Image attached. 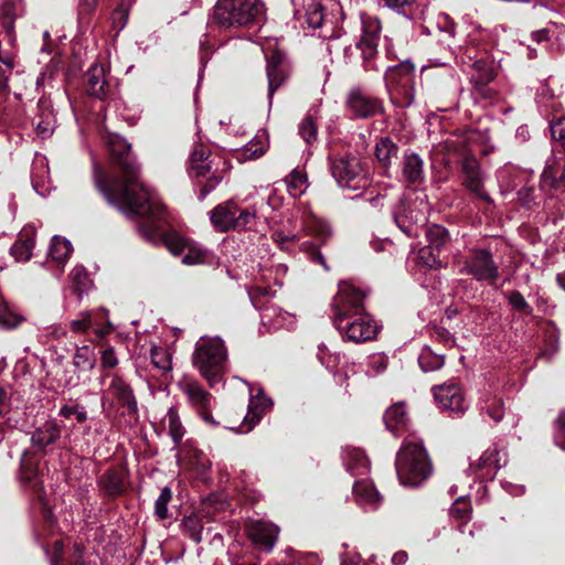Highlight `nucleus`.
<instances>
[{
  "label": "nucleus",
  "mask_w": 565,
  "mask_h": 565,
  "mask_svg": "<svg viewBox=\"0 0 565 565\" xmlns=\"http://www.w3.org/2000/svg\"><path fill=\"white\" fill-rule=\"evenodd\" d=\"M508 302L512 306L513 309L520 312H524L526 315L531 313V307L523 297V295L518 290L508 291L504 294Z\"/></svg>",
  "instance_id": "nucleus-53"
},
{
  "label": "nucleus",
  "mask_w": 565,
  "mask_h": 565,
  "mask_svg": "<svg viewBox=\"0 0 565 565\" xmlns=\"http://www.w3.org/2000/svg\"><path fill=\"white\" fill-rule=\"evenodd\" d=\"M20 475L21 480L32 489L38 490L41 488V482L38 480L39 473L35 463L25 457L21 460Z\"/></svg>",
  "instance_id": "nucleus-45"
},
{
  "label": "nucleus",
  "mask_w": 565,
  "mask_h": 565,
  "mask_svg": "<svg viewBox=\"0 0 565 565\" xmlns=\"http://www.w3.org/2000/svg\"><path fill=\"white\" fill-rule=\"evenodd\" d=\"M86 90L90 96L104 99L107 96L109 85L105 77V70L99 64H94L87 71Z\"/></svg>",
  "instance_id": "nucleus-28"
},
{
  "label": "nucleus",
  "mask_w": 565,
  "mask_h": 565,
  "mask_svg": "<svg viewBox=\"0 0 565 565\" xmlns=\"http://www.w3.org/2000/svg\"><path fill=\"white\" fill-rule=\"evenodd\" d=\"M462 184L477 198L489 202L490 195L484 190L483 173L478 160L472 156H466L461 160Z\"/></svg>",
  "instance_id": "nucleus-18"
},
{
  "label": "nucleus",
  "mask_w": 565,
  "mask_h": 565,
  "mask_svg": "<svg viewBox=\"0 0 565 565\" xmlns=\"http://www.w3.org/2000/svg\"><path fill=\"white\" fill-rule=\"evenodd\" d=\"M353 494L359 504L375 509L380 502V494L373 483L365 478L356 480L353 484Z\"/></svg>",
  "instance_id": "nucleus-30"
},
{
  "label": "nucleus",
  "mask_w": 565,
  "mask_h": 565,
  "mask_svg": "<svg viewBox=\"0 0 565 565\" xmlns=\"http://www.w3.org/2000/svg\"><path fill=\"white\" fill-rule=\"evenodd\" d=\"M181 390L205 423L212 426L220 425L210 414L212 396L209 392L198 382L190 380L181 384Z\"/></svg>",
  "instance_id": "nucleus-19"
},
{
  "label": "nucleus",
  "mask_w": 565,
  "mask_h": 565,
  "mask_svg": "<svg viewBox=\"0 0 565 565\" xmlns=\"http://www.w3.org/2000/svg\"><path fill=\"white\" fill-rule=\"evenodd\" d=\"M393 217L397 227L407 236L416 235V224L419 221H424V216L419 215V213L407 215L394 212Z\"/></svg>",
  "instance_id": "nucleus-42"
},
{
  "label": "nucleus",
  "mask_w": 565,
  "mask_h": 565,
  "mask_svg": "<svg viewBox=\"0 0 565 565\" xmlns=\"http://www.w3.org/2000/svg\"><path fill=\"white\" fill-rule=\"evenodd\" d=\"M267 294V288L259 286L249 290V298L254 307L260 311L263 324L267 326L268 330L292 328L295 326V318L266 298Z\"/></svg>",
  "instance_id": "nucleus-13"
},
{
  "label": "nucleus",
  "mask_w": 565,
  "mask_h": 565,
  "mask_svg": "<svg viewBox=\"0 0 565 565\" xmlns=\"http://www.w3.org/2000/svg\"><path fill=\"white\" fill-rule=\"evenodd\" d=\"M367 291L358 287L351 280L339 282L338 292L332 299L333 318L358 315L364 311V298Z\"/></svg>",
  "instance_id": "nucleus-14"
},
{
  "label": "nucleus",
  "mask_w": 565,
  "mask_h": 565,
  "mask_svg": "<svg viewBox=\"0 0 565 565\" xmlns=\"http://www.w3.org/2000/svg\"><path fill=\"white\" fill-rule=\"evenodd\" d=\"M384 2L387 8L395 12L406 14L412 10L415 0H384Z\"/></svg>",
  "instance_id": "nucleus-60"
},
{
  "label": "nucleus",
  "mask_w": 565,
  "mask_h": 565,
  "mask_svg": "<svg viewBox=\"0 0 565 565\" xmlns=\"http://www.w3.org/2000/svg\"><path fill=\"white\" fill-rule=\"evenodd\" d=\"M71 563H72V565H96L95 563L90 562L89 559H86L83 548L77 544L74 546Z\"/></svg>",
  "instance_id": "nucleus-63"
},
{
  "label": "nucleus",
  "mask_w": 565,
  "mask_h": 565,
  "mask_svg": "<svg viewBox=\"0 0 565 565\" xmlns=\"http://www.w3.org/2000/svg\"><path fill=\"white\" fill-rule=\"evenodd\" d=\"M267 147V141L264 136H256L249 143H247L241 152L244 160L257 159L264 154Z\"/></svg>",
  "instance_id": "nucleus-50"
},
{
  "label": "nucleus",
  "mask_w": 565,
  "mask_h": 565,
  "mask_svg": "<svg viewBox=\"0 0 565 565\" xmlns=\"http://www.w3.org/2000/svg\"><path fill=\"white\" fill-rule=\"evenodd\" d=\"M247 534L258 548L270 552L277 541L279 529L270 522L254 521L248 524Z\"/></svg>",
  "instance_id": "nucleus-22"
},
{
  "label": "nucleus",
  "mask_w": 565,
  "mask_h": 565,
  "mask_svg": "<svg viewBox=\"0 0 565 565\" xmlns=\"http://www.w3.org/2000/svg\"><path fill=\"white\" fill-rule=\"evenodd\" d=\"M518 199L523 206H525L526 209H531L533 205L536 204L534 188L529 185L521 188L518 191Z\"/></svg>",
  "instance_id": "nucleus-59"
},
{
  "label": "nucleus",
  "mask_w": 565,
  "mask_h": 565,
  "mask_svg": "<svg viewBox=\"0 0 565 565\" xmlns=\"http://www.w3.org/2000/svg\"><path fill=\"white\" fill-rule=\"evenodd\" d=\"M397 153L398 146L390 137H383L376 142L374 154L380 166L385 169V174H387L392 160L397 157Z\"/></svg>",
  "instance_id": "nucleus-36"
},
{
  "label": "nucleus",
  "mask_w": 565,
  "mask_h": 565,
  "mask_svg": "<svg viewBox=\"0 0 565 565\" xmlns=\"http://www.w3.org/2000/svg\"><path fill=\"white\" fill-rule=\"evenodd\" d=\"M158 203L162 206L161 211H157V213H145V214H125L128 217L132 216H143L147 217L145 222H142L138 226L139 233L149 242L157 243L158 241H162L167 248L173 255H181L185 252V247L190 241L185 239L183 236L178 234L177 232H168L166 234H161L160 232V222L166 221V207L157 196Z\"/></svg>",
  "instance_id": "nucleus-8"
},
{
  "label": "nucleus",
  "mask_w": 565,
  "mask_h": 565,
  "mask_svg": "<svg viewBox=\"0 0 565 565\" xmlns=\"http://www.w3.org/2000/svg\"><path fill=\"white\" fill-rule=\"evenodd\" d=\"M415 65L411 60H402L399 64L387 67L385 72V82L387 85H402L407 86L413 78Z\"/></svg>",
  "instance_id": "nucleus-29"
},
{
  "label": "nucleus",
  "mask_w": 565,
  "mask_h": 565,
  "mask_svg": "<svg viewBox=\"0 0 565 565\" xmlns=\"http://www.w3.org/2000/svg\"><path fill=\"white\" fill-rule=\"evenodd\" d=\"M458 265L460 274L472 276L477 281L494 285L500 277L499 266L486 248L470 249Z\"/></svg>",
  "instance_id": "nucleus-11"
},
{
  "label": "nucleus",
  "mask_w": 565,
  "mask_h": 565,
  "mask_svg": "<svg viewBox=\"0 0 565 565\" xmlns=\"http://www.w3.org/2000/svg\"><path fill=\"white\" fill-rule=\"evenodd\" d=\"M402 181L406 186L418 185L425 180L424 160L413 150H406L402 158Z\"/></svg>",
  "instance_id": "nucleus-23"
},
{
  "label": "nucleus",
  "mask_w": 565,
  "mask_h": 565,
  "mask_svg": "<svg viewBox=\"0 0 565 565\" xmlns=\"http://www.w3.org/2000/svg\"><path fill=\"white\" fill-rule=\"evenodd\" d=\"M468 61L472 62V74L471 79L477 86H486L493 79L492 63L487 58H475L469 54V50H466Z\"/></svg>",
  "instance_id": "nucleus-32"
},
{
  "label": "nucleus",
  "mask_w": 565,
  "mask_h": 565,
  "mask_svg": "<svg viewBox=\"0 0 565 565\" xmlns=\"http://www.w3.org/2000/svg\"><path fill=\"white\" fill-rule=\"evenodd\" d=\"M159 429L160 431H158V435H160L161 433H167L168 436L172 439L173 448L180 447L186 434V429L182 424V420L175 407L169 408V411L160 422Z\"/></svg>",
  "instance_id": "nucleus-25"
},
{
  "label": "nucleus",
  "mask_w": 565,
  "mask_h": 565,
  "mask_svg": "<svg viewBox=\"0 0 565 565\" xmlns=\"http://www.w3.org/2000/svg\"><path fill=\"white\" fill-rule=\"evenodd\" d=\"M94 326L92 313L89 311H83L78 315L77 319L71 321V330L76 333L86 332Z\"/></svg>",
  "instance_id": "nucleus-54"
},
{
  "label": "nucleus",
  "mask_w": 565,
  "mask_h": 565,
  "mask_svg": "<svg viewBox=\"0 0 565 565\" xmlns=\"http://www.w3.org/2000/svg\"><path fill=\"white\" fill-rule=\"evenodd\" d=\"M362 36L354 45L345 46L343 50L344 60L351 63L355 55L362 60V67L365 72H379L380 66L377 60V43L382 30L381 22L377 18L367 14H361Z\"/></svg>",
  "instance_id": "nucleus-6"
},
{
  "label": "nucleus",
  "mask_w": 565,
  "mask_h": 565,
  "mask_svg": "<svg viewBox=\"0 0 565 565\" xmlns=\"http://www.w3.org/2000/svg\"><path fill=\"white\" fill-rule=\"evenodd\" d=\"M347 470L352 476L365 477L370 470V462L365 454L360 449H353L348 452L345 459Z\"/></svg>",
  "instance_id": "nucleus-37"
},
{
  "label": "nucleus",
  "mask_w": 565,
  "mask_h": 565,
  "mask_svg": "<svg viewBox=\"0 0 565 565\" xmlns=\"http://www.w3.org/2000/svg\"><path fill=\"white\" fill-rule=\"evenodd\" d=\"M210 157L202 147H196L189 159V175L202 183L200 200H204L221 183L227 170L225 161Z\"/></svg>",
  "instance_id": "nucleus-7"
},
{
  "label": "nucleus",
  "mask_w": 565,
  "mask_h": 565,
  "mask_svg": "<svg viewBox=\"0 0 565 565\" xmlns=\"http://www.w3.org/2000/svg\"><path fill=\"white\" fill-rule=\"evenodd\" d=\"M471 507L463 497L458 498L450 508V514L458 520H467L470 515Z\"/></svg>",
  "instance_id": "nucleus-56"
},
{
  "label": "nucleus",
  "mask_w": 565,
  "mask_h": 565,
  "mask_svg": "<svg viewBox=\"0 0 565 565\" xmlns=\"http://www.w3.org/2000/svg\"><path fill=\"white\" fill-rule=\"evenodd\" d=\"M299 135L308 143L311 145L317 140L318 126L316 111L307 114V116L299 124Z\"/></svg>",
  "instance_id": "nucleus-43"
},
{
  "label": "nucleus",
  "mask_w": 565,
  "mask_h": 565,
  "mask_svg": "<svg viewBox=\"0 0 565 565\" xmlns=\"http://www.w3.org/2000/svg\"><path fill=\"white\" fill-rule=\"evenodd\" d=\"M150 358L153 366L162 372H169L172 369L170 352L161 347H152Z\"/></svg>",
  "instance_id": "nucleus-47"
},
{
  "label": "nucleus",
  "mask_w": 565,
  "mask_h": 565,
  "mask_svg": "<svg viewBox=\"0 0 565 565\" xmlns=\"http://www.w3.org/2000/svg\"><path fill=\"white\" fill-rule=\"evenodd\" d=\"M263 17L260 0H218L214 7L213 22L227 29L259 22Z\"/></svg>",
  "instance_id": "nucleus-5"
},
{
  "label": "nucleus",
  "mask_w": 565,
  "mask_h": 565,
  "mask_svg": "<svg viewBox=\"0 0 565 565\" xmlns=\"http://www.w3.org/2000/svg\"><path fill=\"white\" fill-rule=\"evenodd\" d=\"M72 253V244L70 241L62 238L60 236H54L52 238L50 248H49V257L55 262L57 265H63L70 257Z\"/></svg>",
  "instance_id": "nucleus-38"
},
{
  "label": "nucleus",
  "mask_w": 565,
  "mask_h": 565,
  "mask_svg": "<svg viewBox=\"0 0 565 565\" xmlns=\"http://www.w3.org/2000/svg\"><path fill=\"white\" fill-rule=\"evenodd\" d=\"M23 320L24 318L21 315L14 312L0 296V328L14 329Z\"/></svg>",
  "instance_id": "nucleus-44"
},
{
  "label": "nucleus",
  "mask_w": 565,
  "mask_h": 565,
  "mask_svg": "<svg viewBox=\"0 0 565 565\" xmlns=\"http://www.w3.org/2000/svg\"><path fill=\"white\" fill-rule=\"evenodd\" d=\"M35 245V227L32 225L24 226L14 244L11 246V255L18 262H26L32 256V250Z\"/></svg>",
  "instance_id": "nucleus-26"
},
{
  "label": "nucleus",
  "mask_w": 565,
  "mask_h": 565,
  "mask_svg": "<svg viewBox=\"0 0 565 565\" xmlns=\"http://www.w3.org/2000/svg\"><path fill=\"white\" fill-rule=\"evenodd\" d=\"M236 214L237 203L233 200H228L211 210L210 220L218 232L234 231Z\"/></svg>",
  "instance_id": "nucleus-24"
},
{
  "label": "nucleus",
  "mask_w": 565,
  "mask_h": 565,
  "mask_svg": "<svg viewBox=\"0 0 565 565\" xmlns=\"http://www.w3.org/2000/svg\"><path fill=\"white\" fill-rule=\"evenodd\" d=\"M213 527L210 520H203L202 518L191 514L182 520V531L193 542L200 543L204 539H207Z\"/></svg>",
  "instance_id": "nucleus-27"
},
{
  "label": "nucleus",
  "mask_w": 565,
  "mask_h": 565,
  "mask_svg": "<svg viewBox=\"0 0 565 565\" xmlns=\"http://www.w3.org/2000/svg\"><path fill=\"white\" fill-rule=\"evenodd\" d=\"M109 379V383L106 388L103 391V401L104 403L109 398H113L117 402L120 407L126 408V414L128 415H137L138 414V403L135 397L134 391L131 386L117 373L108 374L105 373L100 376V383L106 384V381Z\"/></svg>",
  "instance_id": "nucleus-15"
},
{
  "label": "nucleus",
  "mask_w": 565,
  "mask_h": 565,
  "mask_svg": "<svg viewBox=\"0 0 565 565\" xmlns=\"http://www.w3.org/2000/svg\"><path fill=\"white\" fill-rule=\"evenodd\" d=\"M75 367L83 371H90L95 367L96 355L95 351L89 345H83L76 349L73 356Z\"/></svg>",
  "instance_id": "nucleus-41"
},
{
  "label": "nucleus",
  "mask_w": 565,
  "mask_h": 565,
  "mask_svg": "<svg viewBox=\"0 0 565 565\" xmlns=\"http://www.w3.org/2000/svg\"><path fill=\"white\" fill-rule=\"evenodd\" d=\"M249 202L246 206L242 207L237 204V214L234 222V231H252L264 216V207L268 205L275 210L279 205V199L274 198L273 191L266 189L264 193L255 192L249 194L245 200Z\"/></svg>",
  "instance_id": "nucleus-10"
},
{
  "label": "nucleus",
  "mask_w": 565,
  "mask_h": 565,
  "mask_svg": "<svg viewBox=\"0 0 565 565\" xmlns=\"http://www.w3.org/2000/svg\"><path fill=\"white\" fill-rule=\"evenodd\" d=\"M480 409L489 415L495 423H499L504 416V404L501 397L493 394L490 390H484L479 397Z\"/></svg>",
  "instance_id": "nucleus-33"
},
{
  "label": "nucleus",
  "mask_w": 565,
  "mask_h": 565,
  "mask_svg": "<svg viewBox=\"0 0 565 565\" xmlns=\"http://www.w3.org/2000/svg\"><path fill=\"white\" fill-rule=\"evenodd\" d=\"M345 107L352 118L367 119L383 113L382 100L360 87H352L345 97Z\"/></svg>",
  "instance_id": "nucleus-16"
},
{
  "label": "nucleus",
  "mask_w": 565,
  "mask_h": 565,
  "mask_svg": "<svg viewBox=\"0 0 565 565\" xmlns=\"http://www.w3.org/2000/svg\"><path fill=\"white\" fill-rule=\"evenodd\" d=\"M113 163L121 175L108 180L103 170L95 168L94 182L106 201L122 214L157 213L162 206L157 194L140 181L139 166L130 151L126 139L114 135L108 141Z\"/></svg>",
  "instance_id": "nucleus-1"
},
{
  "label": "nucleus",
  "mask_w": 565,
  "mask_h": 565,
  "mask_svg": "<svg viewBox=\"0 0 565 565\" xmlns=\"http://www.w3.org/2000/svg\"><path fill=\"white\" fill-rule=\"evenodd\" d=\"M330 170L332 177L342 188L358 190L364 188L370 181L362 159L351 153L330 158Z\"/></svg>",
  "instance_id": "nucleus-9"
},
{
  "label": "nucleus",
  "mask_w": 565,
  "mask_h": 565,
  "mask_svg": "<svg viewBox=\"0 0 565 565\" xmlns=\"http://www.w3.org/2000/svg\"><path fill=\"white\" fill-rule=\"evenodd\" d=\"M565 181V171L559 174V168L555 159H550L541 174L540 188L542 191H551L561 188Z\"/></svg>",
  "instance_id": "nucleus-34"
},
{
  "label": "nucleus",
  "mask_w": 565,
  "mask_h": 565,
  "mask_svg": "<svg viewBox=\"0 0 565 565\" xmlns=\"http://www.w3.org/2000/svg\"><path fill=\"white\" fill-rule=\"evenodd\" d=\"M127 472L125 469H108L100 477V483L109 495H119L126 490Z\"/></svg>",
  "instance_id": "nucleus-31"
},
{
  "label": "nucleus",
  "mask_w": 565,
  "mask_h": 565,
  "mask_svg": "<svg viewBox=\"0 0 565 565\" xmlns=\"http://www.w3.org/2000/svg\"><path fill=\"white\" fill-rule=\"evenodd\" d=\"M386 428L395 433L406 422L405 404L396 403L388 407L383 416Z\"/></svg>",
  "instance_id": "nucleus-39"
},
{
  "label": "nucleus",
  "mask_w": 565,
  "mask_h": 565,
  "mask_svg": "<svg viewBox=\"0 0 565 565\" xmlns=\"http://www.w3.org/2000/svg\"><path fill=\"white\" fill-rule=\"evenodd\" d=\"M118 365V359L113 347H105L100 351V367L103 370L115 369Z\"/></svg>",
  "instance_id": "nucleus-57"
},
{
  "label": "nucleus",
  "mask_w": 565,
  "mask_h": 565,
  "mask_svg": "<svg viewBox=\"0 0 565 565\" xmlns=\"http://www.w3.org/2000/svg\"><path fill=\"white\" fill-rule=\"evenodd\" d=\"M286 182L288 192L294 198L300 196L307 189V175L298 170H294L286 179Z\"/></svg>",
  "instance_id": "nucleus-46"
},
{
  "label": "nucleus",
  "mask_w": 565,
  "mask_h": 565,
  "mask_svg": "<svg viewBox=\"0 0 565 565\" xmlns=\"http://www.w3.org/2000/svg\"><path fill=\"white\" fill-rule=\"evenodd\" d=\"M207 255H209L207 249L202 248L201 246L196 245L193 242H189L185 247L182 263L185 265L202 264V263H205Z\"/></svg>",
  "instance_id": "nucleus-48"
},
{
  "label": "nucleus",
  "mask_w": 565,
  "mask_h": 565,
  "mask_svg": "<svg viewBox=\"0 0 565 565\" xmlns=\"http://www.w3.org/2000/svg\"><path fill=\"white\" fill-rule=\"evenodd\" d=\"M437 406L443 411H448L454 415H462L469 407L461 386L449 381L431 388Z\"/></svg>",
  "instance_id": "nucleus-17"
},
{
  "label": "nucleus",
  "mask_w": 565,
  "mask_h": 565,
  "mask_svg": "<svg viewBox=\"0 0 565 565\" xmlns=\"http://www.w3.org/2000/svg\"><path fill=\"white\" fill-rule=\"evenodd\" d=\"M507 463V455L497 447L487 449L478 462L470 468L475 469L477 478L492 480L497 471Z\"/></svg>",
  "instance_id": "nucleus-21"
},
{
  "label": "nucleus",
  "mask_w": 565,
  "mask_h": 565,
  "mask_svg": "<svg viewBox=\"0 0 565 565\" xmlns=\"http://www.w3.org/2000/svg\"><path fill=\"white\" fill-rule=\"evenodd\" d=\"M61 436V427L52 420L45 422L32 434L31 440L34 446L44 448L55 443Z\"/></svg>",
  "instance_id": "nucleus-35"
},
{
  "label": "nucleus",
  "mask_w": 565,
  "mask_h": 565,
  "mask_svg": "<svg viewBox=\"0 0 565 565\" xmlns=\"http://www.w3.org/2000/svg\"><path fill=\"white\" fill-rule=\"evenodd\" d=\"M266 74L268 79V98L271 103L275 92L287 81L289 65L280 52H273L267 57Z\"/></svg>",
  "instance_id": "nucleus-20"
},
{
  "label": "nucleus",
  "mask_w": 565,
  "mask_h": 565,
  "mask_svg": "<svg viewBox=\"0 0 565 565\" xmlns=\"http://www.w3.org/2000/svg\"><path fill=\"white\" fill-rule=\"evenodd\" d=\"M396 473L403 486L418 487L429 478L433 472L431 462L423 447V443L415 436L407 437L397 452Z\"/></svg>",
  "instance_id": "nucleus-3"
},
{
  "label": "nucleus",
  "mask_w": 565,
  "mask_h": 565,
  "mask_svg": "<svg viewBox=\"0 0 565 565\" xmlns=\"http://www.w3.org/2000/svg\"><path fill=\"white\" fill-rule=\"evenodd\" d=\"M418 363L424 372H433L439 370L445 361L443 355L424 350L418 358Z\"/></svg>",
  "instance_id": "nucleus-49"
},
{
  "label": "nucleus",
  "mask_w": 565,
  "mask_h": 565,
  "mask_svg": "<svg viewBox=\"0 0 565 565\" xmlns=\"http://www.w3.org/2000/svg\"><path fill=\"white\" fill-rule=\"evenodd\" d=\"M426 237L431 245L438 248L448 242L449 234L444 226L433 224L427 227Z\"/></svg>",
  "instance_id": "nucleus-51"
},
{
  "label": "nucleus",
  "mask_w": 565,
  "mask_h": 565,
  "mask_svg": "<svg viewBox=\"0 0 565 565\" xmlns=\"http://www.w3.org/2000/svg\"><path fill=\"white\" fill-rule=\"evenodd\" d=\"M227 351L221 338H201L193 352L192 362L200 374L213 387L222 381Z\"/></svg>",
  "instance_id": "nucleus-4"
},
{
  "label": "nucleus",
  "mask_w": 565,
  "mask_h": 565,
  "mask_svg": "<svg viewBox=\"0 0 565 565\" xmlns=\"http://www.w3.org/2000/svg\"><path fill=\"white\" fill-rule=\"evenodd\" d=\"M172 499V491L169 487H164L154 502V514L160 520L169 518L168 504Z\"/></svg>",
  "instance_id": "nucleus-52"
},
{
  "label": "nucleus",
  "mask_w": 565,
  "mask_h": 565,
  "mask_svg": "<svg viewBox=\"0 0 565 565\" xmlns=\"http://www.w3.org/2000/svg\"><path fill=\"white\" fill-rule=\"evenodd\" d=\"M333 324L344 340L361 343L373 340L379 332V324L364 311L358 315L333 318Z\"/></svg>",
  "instance_id": "nucleus-12"
},
{
  "label": "nucleus",
  "mask_w": 565,
  "mask_h": 565,
  "mask_svg": "<svg viewBox=\"0 0 565 565\" xmlns=\"http://www.w3.org/2000/svg\"><path fill=\"white\" fill-rule=\"evenodd\" d=\"M555 441L559 448L565 450V413L561 414L558 417V429Z\"/></svg>",
  "instance_id": "nucleus-64"
},
{
  "label": "nucleus",
  "mask_w": 565,
  "mask_h": 565,
  "mask_svg": "<svg viewBox=\"0 0 565 565\" xmlns=\"http://www.w3.org/2000/svg\"><path fill=\"white\" fill-rule=\"evenodd\" d=\"M301 226L305 235L315 238L316 243L310 239L300 241L296 235L289 236L280 231L273 233V241L281 249L286 250L297 244L299 250L305 253L312 263L320 265L326 271H329L330 268L320 252V247L324 246L332 237L333 231L330 224L317 216L311 209H305L301 214Z\"/></svg>",
  "instance_id": "nucleus-2"
},
{
  "label": "nucleus",
  "mask_w": 565,
  "mask_h": 565,
  "mask_svg": "<svg viewBox=\"0 0 565 565\" xmlns=\"http://www.w3.org/2000/svg\"><path fill=\"white\" fill-rule=\"evenodd\" d=\"M551 135L555 140H565V117H559L551 122Z\"/></svg>",
  "instance_id": "nucleus-61"
},
{
  "label": "nucleus",
  "mask_w": 565,
  "mask_h": 565,
  "mask_svg": "<svg viewBox=\"0 0 565 565\" xmlns=\"http://www.w3.org/2000/svg\"><path fill=\"white\" fill-rule=\"evenodd\" d=\"M320 6L315 7L311 11L307 12V22L309 26L317 29L322 25L323 12Z\"/></svg>",
  "instance_id": "nucleus-62"
},
{
  "label": "nucleus",
  "mask_w": 565,
  "mask_h": 565,
  "mask_svg": "<svg viewBox=\"0 0 565 565\" xmlns=\"http://www.w3.org/2000/svg\"><path fill=\"white\" fill-rule=\"evenodd\" d=\"M318 359L327 369H333L340 362V353L331 354L328 348L322 344L319 347Z\"/></svg>",
  "instance_id": "nucleus-58"
},
{
  "label": "nucleus",
  "mask_w": 565,
  "mask_h": 565,
  "mask_svg": "<svg viewBox=\"0 0 565 565\" xmlns=\"http://www.w3.org/2000/svg\"><path fill=\"white\" fill-rule=\"evenodd\" d=\"M60 416L64 418H70L71 416H75L78 423H84L87 420V413L84 406L79 404L73 405H64L60 412Z\"/></svg>",
  "instance_id": "nucleus-55"
},
{
  "label": "nucleus",
  "mask_w": 565,
  "mask_h": 565,
  "mask_svg": "<svg viewBox=\"0 0 565 565\" xmlns=\"http://www.w3.org/2000/svg\"><path fill=\"white\" fill-rule=\"evenodd\" d=\"M2 14V26L4 29L6 36L8 38L9 43L13 45L15 41L14 20L22 13L18 11L15 3L8 2L3 6Z\"/></svg>",
  "instance_id": "nucleus-40"
}]
</instances>
